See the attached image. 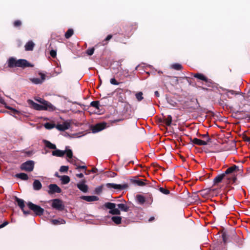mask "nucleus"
Masks as SVG:
<instances>
[{
	"mask_svg": "<svg viewBox=\"0 0 250 250\" xmlns=\"http://www.w3.org/2000/svg\"><path fill=\"white\" fill-rule=\"evenodd\" d=\"M52 207L59 210H62L64 208V205L62 201L59 199H55L52 200Z\"/></svg>",
	"mask_w": 250,
	"mask_h": 250,
	"instance_id": "423d86ee",
	"label": "nucleus"
},
{
	"mask_svg": "<svg viewBox=\"0 0 250 250\" xmlns=\"http://www.w3.org/2000/svg\"><path fill=\"white\" fill-rule=\"evenodd\" d=\"M154 94H155V95L156 97H159V96H160V94H159V93L158 91H156L154 92Z\"/></svg>",
	"mask_w": 250,
	"mask_h": 250,
	"instance_id": "69168bd1",
	"label": "nucleus"
},
{
	"mask_svg": "<svg viewBox=\"0 0 250 250\" xmlns=\"http://www.w3.org/2000/svg\"><path fill=\"white\" fill-rule=\"evenodd\" d=\"M94 48H89L87 50L86 53L87 54V55L91 56L94 53Z\"/></svg>",
	"mask_w": 250,
	"mask_h": 250,
	"instance_id": "49530a36",
	"label": "nucleus"
},
{
	"mask_svg": "<svg viewBox=\"0 0 250 250\" xmlns=\"http://www.w3.org/2000/svg\"><path fill=\"white\" fill-rule=\"evenodd\" d=\"M48 188V193L49 194H52L55 193H60L62 191L61 188L55 184L49 185Z\"/></svg>",
	"mask_w": 250,
	"mask_h": 250,
	"instance_id": "6e6552de",
	"label": "nucleus"
},
{
	"mask_svg": "<svg viewBox=\"0 0 250 250\" xmlns=\"http://www.w3.org/2000/svg\"><path fill=\"white\" fill-rule=\"evenodd\" d=\"M81 198L88 202L96 201L99 200V198L95 195L82 196L81 197Z\"/></svg>",
	"mask_w": 250,
	"mask_h": 250,
	"instance_id": "2eb2a0df",
	"label": "nucleus"
},
{
	"mask_svg": "<svg viewBox=\"0 0 250 250\" xmlns=\"http://www.w3.org/2000/svg\"><path fill=\"white\" fill-rule=\"evenodd\" d=\"M104 206L106 208L109 209L110 210L113 209L116 206V205L115 203H111V202H108V203H105Z\"/></svg>",
	"mask_w": 250,
	"mask_h": 250,
	"instance_id": "7c9ffc66",
	"label": "nucleus"
},
{
	"mask_svg": "<svg viewBox=\"0 0 250 250\" xmlns=\"http://www.w3.org/2000/svg\"><path fill=\"white\" fill-rule=\"evenodd\" d=\"M226 94L229 98H231V97L230 95H234L236 94V93L235 92V91L233 90L227 89V90H226Z\"/></svg>",
	"mask_w": 250,
	"mask_h": 250,
	"instance_id": "473e14b6",
	"label": "nucleus"
},
{
	"mask_svg": "<svg viewBox=\"0 0 250 250\" xmlns=\"http://www.w3.org/2000/svg\"><path fill=\"white\" fill-rule=\"evenodd\" d=\"M33 65L25 59H19L17 62V67L25 68L27 67H33Z\"/></svg>",
	"mask_w": 250,
	"mask_h": 250,
	"instance_id": "9d476101",
	"label": "nucleus"
},
{
	"mask_svg": "<svg viewBox=\"0 0 250 250\" xmlns=\"http://www.w3.org/2000/svg\"><path fill=\"white\" fill-rule=\"evenodd\" d=\"M86 167L85 166H78L77 167H76V169H83L85 170V171L86 170Z\"/></svg>",
	"mask_w": 250,
	"mask_h": 250,
	"instance_id": "864d4df0",
	"label": "nucleus"
},
{
	"mask_svg": "<svg viewBox=\"0 0 250 250\" xmlns=\"http://www.w3.org/2000/svg\"><path fill=\"white\" fill-rule=\"evenodd\" d=\"M106 186L108 188H114L119 190L125 189L128 187V185L127 184L120 185L114 183H107L106 184Z\"/></svg>",
	"mask_w": 250,
	"mask_h": 250,
	"instance_id": "0eeeda50",
	"label": "nucleus"
},
{
	"mask_svg": "<svg viewBox=\"0 0 250 250\" xmlns=\"http://www.w3.org/2000/svg\"><path fill=\"white\" fill-rule=\"evenodd\" d=\"M167 103L169 104V108H172L173 107H175L176 106L177 103L173 101V100L171 99H168L167 100Z\"/></svg>",
	"mask_w": 250,
	"mask_h": 250,
	"instance_id": "72a5a7b5",
	"label": "nucleus"
},
{
	"mask_svg": "<svg viewBox=\"0 0 250 250\" xmlns=\"http://www.w3.org/2000/svg\"><path fill=\"white\" fill-rule=\"evenodd\" d=\"M28 208L36 214V215L41 216L44 212V209L40 206L33 204L32 202H29L27 204Z\"/></svg>",
	"mask_w": 250,
	"mask_h": 250,
	"instance_id": "f03ea898",
	"label": "nucleus"
},
{
	"mask_svg": "<svg viewBox=\"0 0 250 250\" xmlns=\"http://www.w3.org/2000/svg\"><path fill=\"white\" fill-rule=\"evenodd\" d=\"M17 60L14 57H10L7 61L8 66L10 68L17 67Z\"/></svg>",
	"mask_w": 250,
	"mask_h": 250,
	"instance_id": "dca6fc26",
	"label": "nucleus"
},
{
	"mask_svg": "<svg viewBox=\"0 0 250 250\" xmlns=\"http://www.w3.org/2000/svg\"><path fill=\"white\" fill-rule=\"evenodd\" d=\"M60 180L62 181V184H67L70 182V178L67 175H63L61 176H59Z\"/></svg>",
	"mask_w": 250,
	"mask_h": 250,
	"instance_id": "b1692460",
	"label": "nucleus"
},
{
	"mask_svg": "<svg viewBox=\"0 0 250 250\" xmlns=\"http://www.w3.org/2000/svg\"><path fill=\"white\" fill-rule=\"evenodd\" d=\"M244 139L245 141L248 142L250 143V138L247 136H245L244 137Z\"/></svg>",
	"mask_w": 250,
	"mask_h": 250,
	"instance_id": "052dcab7",
	"label": "nucleus"
},
{
	"mask_svg": "<svg viewBox=\"0 0 250 250\" xmlns=\"http://www.w3.org/2000/svg\"><path fill=\"white\" fill-rule=\"evenodd\" d=\"M194 77L198 79L204 81L206 82H208V79L204 75L202 74L196 73L194 75Z\"/></svg>",
	"mask_w": 250,
	"mask_h": 250,
	"instance_id": "cd10ccee",
	"label": "nucleus"
},
{
	"mask_svg": "<svg viewBox=\"0 0 250 250\" xmlns=\"http://www.w3.org/2000/svg\"><path fill=\"white\" fill-rule=\"evenodd\" d=\"M24 214L27 215L30 214L31 213V211L29 210H25L24 208H23V210H22Z\"/></svg>",
	"mask_w": 250,
	"mask_h": 250,
	"instance_id": "4d7b16f0",
	"label": "nucleus"
},
{
	"mask_svg": "<svg viewBox=\"0 0 250 250\" xmlns=\"http://www.w3.org/2000/svg\"><path fill=\"white\" fill-rule=\"evenodd\" d=\"M33 188L35 190H39L42 188V185L38 180H35L33 184Z\"/></svg>",
	"mask_w": 250,
	"mask_h": 250,
	"instance_id": "412c9836",
	"label": "nucleus"
},
{
	"mask_svg": "<svg viewBox=\"0 0 250 250\" xmlns=\"http://www.w3.org/2000/svg\"><path fill=\"white\" fill-rule=\"evenodd\" d=\"M109 213L113 215H119L121 213L120 210L118 208H114L112 210H110Z\"/></svg>",
	"mask_w": 250,
	"mask_h": 250,
	"instance_id": "c9c22d12",
	"label": "nucleus"
},
{
	"mask_svg": "<svg viewBox=\"0 0 250 250\" xmlns=\"http://www.w3.org/2000/svg\"><path fill=\"white\" fill-rule=\"evenodd\" d=\"M172 122V117L171 115H168L163 118V123L167 126H170Z\"/></svg>",
	"mask_w": 250,
	"mask_h": 250,
	"instance_id": "5701e85b",
	"label": "nucleus"
},
{
	"mask_svg": "<svg viewBox=\"0 0 250 250\" xmlns=\"http://www.w3.org/2000/svg\"><path fill=\"white\" fill-rule=\"evenodd\" d=\"M0 103L4 104H5L4 99L2 98H0Z\"/></svg>",
	"mask_w": 250,
	"mask_h": 250,
	"instance_id": "e2e57ef3",
	"label": "nucleus"
},
{
	"mask_svg": "<svg viewBox=\"0 0 250 250\" xmlns=\"http://www.w3.org/2000/svg\"><path fill=\"white\" fill-rule=\"evenodd\" d=\"M171 67L175 70H180L182 69V66L179 63H176L172 64Z\"/></svg>",
	"mask_w": 250,
	"mask_h": 250,
	"instance_id": "e433bc0d",
	"label": "nucleus"
},
{
	"mask_svg": "<svg viewBox=\"0 0 250 250\" xmlns=\"http://www.w3.org/2000/svg\"><path fill=\"white\" fill-rule=\"evenodd\" d=\"M34 46V43L32 41H30L25 44V50L26 51H32L33 50Z\"/></svg>",
	"mask_w": 250,
	"mask_h": 250,
	"instance_id": "6ab92c4d",
	"label": "nucleus"
},
{
	"mask_svg": "<svg viewBox=\"0 0 250 250\" xmlns=\"http://www.w3.org/2000/svg\"><path fill=\"white\" fill-rule=\"evenodd\" d=\"M111 220L116 224L119 225V224H120L121 223L122 218L120 216H113L111 218Z\"/></svg>",
	"mask_w": 250,
	"mask_h": 250,
	"instance_id": "c756f323",
	"label": "nucleus"
},
{
	"mask_svg": "<svg viewBox=\"0 0 250 250\" xmlns=\"http://www.w3.org/2000/svg\"><path fill=\"white\" fill-rule=\"evenodd\" d=\"M136 198L138 203L140 205L144 204L146 201L144 196L140 194L137 195Z\"/></svg>",
	"mask_w": 250,
	"mask_h": 250,
	"instance_id": "393cba45",
	"label": "nucleus"
},
{
	"mask_svg": "<svg viewBox=\"0 0 250 250\" xmlns=\"http://www.w3.org/2000/svg\"><path fill=\"white\" fill-rule=\"evenodd\" d=\"M210 140L211 139L209 137H207V140H202L198 138H194L192 140H191V142H192L193 144L199 146H206L208 144V142H210Z\"/></svg>",
	"mask_w": 250,
	"mask_h": 250,
	"instance_id": "9b49d317",
	"label": "nucleus"
},
{
	"mask_svg": "<svg viewBox=\"0 0 250 250\" xmlns=\"http://www.w3.org/2000/svg\"><path fill=\"white\" fill-rule=\"evenodd\" d=\"M152 202V198L151 196L150 197V204Z\"/></svg>",
	"mask_w": 250,
	"mask_h": 250,
	"instance_id": "774afa93",
	"label": "nucleus"
},
{
	"mask_svg": "<svg viewBox=\"0 0 250 250\" xmlns=\"http://www.w3.org/2000/svg\"><path fill=\"white\" fill-rule=\"evenodd\" d=\"M73 33H74V32H73V29H69L65 34V37L66 39H69L73 35Z\"/></svg>",
	"mask_w": 250,
	"mask_h": 250,
	"instance_id": "4c0bfd02",
	"label": "nucleus"
},
{
	"mask_svg": "<svg viewBox=\"0 0 250 250\" xmlns=\"http://www.w3.org/2000/svg\"><path fill=\"white\" fill-rule=\"evenodd\" d=\"M102 191V187H99L96 188L95 189V192L96 193H100Z\"/></svg>",
	"mask_w": 250,
	"mask_h": 250,
	"instance_id": "603ef678",
	"label": "nucleus"
},
{
	"mask_svg": "<svg viewBox=\"0 0 250 250\" xmlns=\"http://www.w3.org/2000/svg\"><path fill=\"white\" fill-rule=\"evenodd\" d=\"M98 169L96 168H93L89 171V172L96 173Z\"/></svg>",
	"mask_w": 250,
	"mask_h": 250,
	"instance_id": "680f3d73",
	"label": "nucleus"
},
{
	"mask_svg": "<svg viewBox=\"0 0 250 250\" xmlns=\"http://www.w3.org/2000/svg\"><path fill=\"white\" fill-rule=\"evenodd\" d=\"M110 82L112 84L116 85H118L120 83H119L117 82L116 81V80H115V79H114V78L111 79L110 80Z\"/></svg>",
	"mask_w": 250,
	"mask_h": 250,
	"instance_id": "de8ad7c7",
	"label": "nucleus"
},
{
	"mask_svg": "<svg viewBox=\"0 0 250 250\" xmlns=\"http://www.w3.org/2000/svg\"><path fill=\"white\" fill-rule=\"evenodd\" d=\"M222 239H223V242L224 243H226V241H227V236H226V234L225 233H223L222 234Z\"/></svg>",
	"mask_w": 250,
	"mask_h": 250,
	"instance_id": "6e6d98bb",
	"label": "nucleus"
},
{
	"mask_svg": "<svg viewBox=\"0 0 250 250\" xmlns=\"http://www.w3.org/2000/svg\"><path fill=\"white\" fill-rule=\"evenodd\" d=\"M106 126V124L105 123L97 124L92 127V131L93 133H97L104 129Z\"/></svg>",
	"mask_w": 250,
	"mask_h": 250,
	"instance_id": "f8f14e48",
	"label": "nucleus"
},
{
	"mask_svg": "<svg viewBox=\"0 0 250 250\" xmlns=\"http://www.w3.org/2000/svg\"><path fill=\"white\" fill-rule=\"evenodd\" d=\"M27 103L29 105L33 108V109L37 110H48L50 111V109L49 107L45 106L43 105H41L35 103L32 100H28Z\"/></svg>",
	"mask_w": 250,
	"mask_h": 250,
	"instance_id": "7ed1b4c3",
	"label": "nucleus"
},
{
	"mask_svg": "<svg viewBox=\"0 0 250 250\" xmlns=\"http://www.w3.org/2000/svg\"><path fill=\"white\" fill-rule=\"evenodd\" d=\"M34 167V162L32 160L27 161L23 163L21 167V168L26 171L31 172Z\"/></svg>",
	"mask_w": 250,
	"mask_h": 250,
	"instance_id": "39448f33",
	"label": "nucleus"
},
{
	"mask_svg": "<svg viewBox=\"0 0 250 250\" xmlns=\"http://www.w3.org/2000/svg\"><path fill=\"white\" fill-rule=\"evenodd\" d=\"M159 190L161 192L166 195H167L170 193V191L168 189H165L163 188H159Z\"/></svg>",
	"mask_w": 250,
	"mask_h": 250,
	"instance_id": "37998d69",
	"label": "nucleus"
},
{
	"mask_svg": "<svg viewBox=\"0 0 250 250\" xmlns=\"http://www.w3.org/2000/svg\"><path fill=\"white\" fill-rule=\"evenodd\" d=\"M65 151V154H66L67 157L70 159L72 158L73 153L71 149H67V147H66V149L64 150Z\"/></svg>",
	"mask_w": 250,
	"mask_h": 250,
	"instance_id": "f704fd0d",
	"label": "nucleus"
},
{
	"mask_svg": "<svg viewBox=\"0 0 250 250\" xmlns=\"http://www.w3.org/2000/svg\"><path fill=\"white\" fill-rule=\"evenodd\" d=\"M78 160H77L76 158L73 157L72 158L70 159L69 162L77 167L78 166Z\"/></svg>",
	"mask_w": 250,
	"mask_h": 250,
	"instance_id": "a19ab883",
	"label": "nucleus"
},
{
	"mask_svg": "<svg viewBox=\"0 0 250 250\" xmlns=\"http://www.w3.org/2000/svg\"><path fill=\"white\" fill-rule=\"evenodd\" d=\"M43 143H44V144L45 145L46 147H47L50 149H56V145L51 143L49 141H47L46 140H43Z\"/></svg>",
	"mask_w": 250,
	"mask_h": 250,
	"instance_id": "4be33fe9",
	"label": "nucleus"
},
{
	"mask_svg": "<svg viewBox=\"0 0 250 250\" xmlns=\"http://www.w3.org/2000/svg\"><path fill=\"white\" fill-rule=\"evenodd\" d=\"M65 154V151L60 149H55L52 151V155L57 157H62Z\"/></svg>",
	"mask_w": 250,
	"mask_h": 250,
	"instance_id": "aec40b11",
	"label": "nucleus"
},
{
	"mask_svg": "<svg viewBox=\"0 0 250 250\" xmlns=\"http://www.w3.org/2000/svg\"><path fill=\"white\" fill-rule=\"evenodd\" d=\"M133 183L139 186H144L146 185L144 181L140 180H134Z\"/></svg>",
	"mask_w": 250,
	"mask_h": 250,
	"instance_id": "58836bf2",
	"label": "nucleus"
},
{
	"mask_svg": "<svg viewBox=\"0 0 250 250\" xmlns=\"http://www.w3.org/2000/svg\"><path fill=\"white\" fill-rule=\"evenodd\" d=\"M68 169V166H62L60 168V171L61 172H66L67 171Z\"/></svg>",
	"mask_w": 250,
	"mask_h": 250,
	"instance_id": "c03bdc74",
	"label": "nucleus"
},
{
	"mask_svg": "<svg viewBox=\"0 0 250 250\" xmlns=\"http://www.w3.org/2000/svg\"><path fill=\"white\" fill-rule=\"evenodd\" d=\"M39 75L41 76L40 78H34L30 79V81L34 84H41L42 83L45 79L46 76L42 73H40Z\"/></svg>",
	"mask_w": 250,
	"mask_h": 250,
	"instance_id": "4468645a",
	"label": "nucleus"
},
{
	"mask_svg": "<svg viewBox=\"0 0 250 250\" xmlns=\"http://www.w3.org/2000/svg\"><path fill=\"white\" fill-rule=\"evenodd\" d=\"M230 178H231L230 177H226L223 173L218 175L214 178L213 183L214 185H217L221 183L222 181H224L227 184H228L230 183Z\"/></svg>",
	"mask_w": 250,
	"mask_h": 250,
	"instance_id": "20e7f679",
	"label": "nucleus"
},
{
	"mask_svg": "<svg viewBox=\"0 0 250 250\" xmlns=\"http://www.w3.org/2000/svg\"><path fill=\"white\" fill-rule=\"evenodd\" d=\"M50 55L53 58L56 57V55H57L56 51L54 50H51L50 52Z\"/></svg>",
	"mask_w": 250,
	"mask_h": 250,
	"instance_id": "8fccbe9b",
	"label": "nucleus"
},
{
	"mask_svg": "<svg viewBox=\"0 0 250 250\" xmlns=\"http://www.w3.org/2000/svg\"><path fill=\"white\" fill-rule=\"evenodd\" d=\"M8 224V222L7 221L4 222L3 223L1 224L0 225V229L4 227Z\"/></svg>",
	"mask_w": 250,
	"mask_h": 250,
	"instance_id": "13d9d810",
	"label": "nucleus"
},
{
	"mask_svg": "<svg viewBox=\"0 0 250 250\" xmlns=\"http://www.w3.org/2000/svg\"><path fill=\"white\" fill-rule=\"evenodd\" d=\"M55 126V125L53 124L50 123H46L44 124V127L45 128L50 129L53 128Z\"/></svg>",
	"mask_w": 250,
	"mask_h": 250,
	"instance_id": "ea45409f",
	"label": "nucleus"
},
{
	"mask_svg": "<svg viewBox=\"0 0 250 250\" xmlns=\"http://www.w3.org/2000/svg\"><path fill=\"white\" fill-rule=\"evenodd\" d=\"M14 198L19 207L21 208V209L22 210H23V208L25 207L24 200L21 199L19 198L17 196H15Z\"/></svg>",
	"mask_w": 250,
	"mask_h": 250,
	"instance_id": "a211bd4d",
	"label": "nucleus"
},
{
	"mask_svg": "<svg viewBox=\"0 0 250 250\" xmlns=\"http://www.w3.org/2000/svg\"><path fill=\"white\" fill-rule=\"evenodd\" d=\"M35 100L39 103L42 104V105L49 107L50 109V111H53L55 110V107L51 103L45 101V100L40 97H36L35 98Z\"/></svg>",
	"mask_w": 250,
	"mask_h": 250,
	"instance_id": "1a4fd4ad",
	"label": "nucleus"
},
{
	"mask_svg": "<svg viewBox=\"0 0 250 250\" xmlns=\"http://www.w3.org/2000/svg\"><path fill=\"white\" fill-rule=\"evenodd\" d=\"M123 75H124L125 77H128L129 76V71L128 70H123L121 72Z\"/></svg>",
	"mask_w": 250,
	"mask_h": 250,
	"instance_id": "a18cd8bd",
	"label": "nucleus"
},
{
	"mask_svg": "<svg viewBox=\"0 0 250 250\" xmlns=\"http://www.w3.org/2000/svg\"><path fill=\"white\" fill-rule=\"evenodd\" d=\"M5 107L6 108H7V109H9L12 110L13 112L14 113H18V110H17L11 107H10L9 106H5Z\"/></svg>",
	"mask_w": 250,
	"mask_h": 250,
	"instance_id": "3c124183",
	"label": "nucleus"
},
{
	"mask_svg": "<svg viewBox=\"0 0 250 250\" xmlns=\"http://www.w3.org/2000/svg\"><path fill=\"white\" fill-rule=\"evenodd\" d=\"M76 175L77 177L80 178H83L84 177V175L83 173H78Z\"/></svg>",
	"mask_w": 250,
	"mask_h": 250,
	"instance_id": "bf43d9fd",
	"label": "nucleus"
},
{
	"mask_svg": "<svg viewBox=\"0 0 250 250\" xmlns=\"http://www.w3.org/2000/svg\"><path fill=\"white\" fill-rule=\"evenodd\" d=\"M90 105L97 109L99 108V102L98 101H93L90 103Z\"/></svg>",
	"mask_w": 250,
	"mask_h": 250,
	"instance_id": "79ce46f5",
	"label": "nucleus"
},
{
	"mask_svg": "<svg viewBox=\"0 0 250 250\" xmlns=\"http://www.w3.org/2000/svg\"><path fill=\"white\" fill-rule=\"evenodd\" d=\"M154 217H151L149 219L148 221H149V222H151V221H152L153 220H154Z\"/></svg>",
	"mask_w": 250,
	"mask_h": 250,
	"instance_id": "338daca9",
	"label": "nucleus"
},
{
	"mask_svg": "<svg viewBox=\"0 0 250 250\" xmlns=\"http://www.w3.org/2000/svg\"><path fill=\"white\" fill-rule=\"evenodd\" d=\"M143 95L142 92H138L135 94V97L138 102L141 101L144 99Z\"/></svg>",
	"mask_w": 250,
	"mask_h": 250,
	"instance_id": "2f4dec72",
	"label": "nucleus"
},
{
	"mask_svg": "<svg viewBox=\"0 0 250 250\" xmlns=\"http://www.w3.org/2000/svg\"><path fill=\"white\" fill-rule=\"evenodd\" d=\"M202 137L204 138H206V140H207V137H208V134H205L202 135Z\"/></svg>",
	"mask_w": 250,
	"mask_h": 250,
	"instance_id": "0e129e2a",
	"label": "nucleus"
},
{
	"mask_svg": "<svg viewBox=\"0 0 250 250\" xmlns=\"http://www.w3.org/2000/svg\"><path fill=\"white\" fill-rule=\"evenodd\" d=\"M117 206L119 209L124 211H127L129 208L128 207L124 204H119Z\"/></svg>",
	"mask_w": 250,
	"mask_h": 250,
	"instance_id": "c85d7f7f",
	"label": "nucleus"
},
{
	"mask_svg": "<svg viewBox=\"0 0 250 250\" xmlns=\"http://www.w3.org/2000/svg\"><path fill=\"white\" fill-rule=\"evenodd\" d=\"M15 176L16 177L20 178L23 180H27L28 179V176L27 174L24 173H20L16 174Z\"/></svg>",
	"mask_w": 250,
	"mask_h": 250,
	"instance_id": "a878e982",
	"label": "nucleus"
},
{
	"mask_svg": "<svg viewBox=\"0 0 250 250\" xmlns=\"http://www.w3.org/2000/svg\"><path fill=\"white\" fill-rule=\"evenodd\" d=\"M51 222L53 225H56L59 224H63L65 223V221L61 218L58 219H53L51 220Z\"/></svg>",
	"mask_w": 250,
	"mask_h": 250,
	"instance_id": "bb28decb",
	"label": "nucleus"
},
{
	"mask_svg": "<svg viewBox=\"0 0 250 250\" xmlns=\"http://www.w3.org/2000/svg\"><path fill=\"white\" fill-rule=\"evenodd\" d=\"M239 170V167L236 165H233L232 166L229 167L226 169L224 174L226 177H230L231 178L230 179V182L232 181L234 182L236 178L233 176L235 172H236Z\"/></svg>",
	"mask_w": 250,
	"mask_h": 250,
	"instance_id": "f257e3e1",
	"label": "nucleus"
},
{
	"mask_svg": "<svg viewBox=\"0 0 250 250\" xmlns=\"http://www.w3.org/2000/svg\"><path fill=\"white\" fill-rule=\"evenodd\" d=\"M70 127L69 123L64 122L62 124H59L56 126V128L60 131H64L68 129Z\"/></svg>",
	"mask_w": 250,
	"mask_h": 250,
	"instance_id": "f3484780",
	"label": "nucleus"
},
{
	"mask_svg": "<svg viewBox=\"0 0 250 250\" xmlns=\"http://www.w3.org/2000/svg\"><path fill=\"white\" fill-rule=\"evenodd\" d=\"M112 36L111 35H108L106 37V38L104 39V40L103 41V42L109 41L112 38Z\"/></svg>",
	"mask_w": 250,
	"mask_h": 250,
	"instance_id": "5fc2aeb1",
	"label": "nucleus"
},
{
	"mask_svg": "<svg viewBox=\"0 0 250 250\" xmlns=\"http://www.w3.org/2000/svg\"><path fill=\"white\" fill-rule=\"evenodd\" d=\"M21 24V22L20 20H17L14 22V26L15 27L20 26Z\"/></svg>",
	"mask_w": 250,
	"mask_h": 250,
	"instance_id": "09e8293b",
	"label": "nucleus"
},
{
	"mask_svg": "<svg viewBox=\"0 0 250 250\" xmlns=\"http://www.w3.org/2000/svg\"><path fill=\"white\" fill-rule=\"evenodd\" d=\"M85 180H83L77 184V187L82 192L86 193L88 191V186L85 184Z\"/></svg>",
	"mask_w": 250,
	"mask_h": 250,
	"instance_id": "ddd939ff",
	"label": "nucleus"
}]
</instances>
